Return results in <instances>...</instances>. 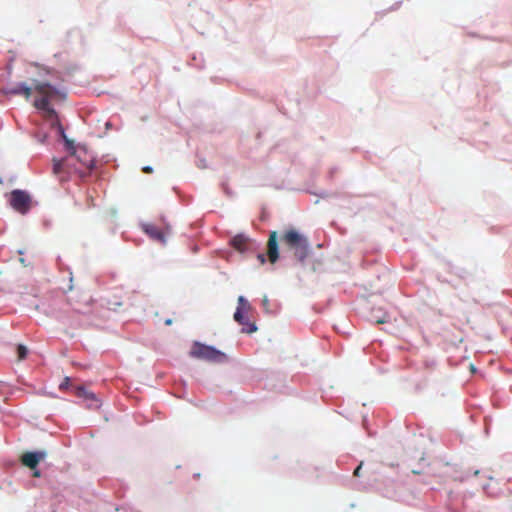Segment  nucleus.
I'll use <instances>...</instances> for the list:
<instances>
[{
    "instance_id": "obj_9",
    "label": "nucleus",
    "mask_w": 512,
    "mask_h": 512,
    "mask_svg": "<svg viewBox=\"0 0 512 512\" xmlns=\"http://www.w3.org/2000/svg\"><path fill=\"white\" fill-rule=\"evenodd\" d=\"M143 231L153 240L165 244L167 231H163L154 224H143Z\"/></svg>"
},
{
    "instance_id": "obj_19",
    "label": "nucleus",
    "mask_w": 512,
    "mask_h": 512,
    "mask_svg": "<svg viewBox=\"0 0 512 512\" xmlns=\"http://www.w3.org/2000/svg\"><path fill=\"white\" fill-rule=\"evenodd\" d=\"M257 258H258V260L260 261L261 264H264L265 261H266L265 256L262 253L258 254Z\"/></svg>"
},
{
    "instance_id": "obj_12",
    "label": "nucleus",
    "mask_w": 512,
    "mask_h": 512,
    "mask_svg": "<svg viewBox=\"0 0 512 512\" xmlns=\"http://www.w3.org/2000/svg\"><path fill=\"white\" fill-rule=\"evenodd\" d=\"M251 305L250 303L247 301V299L244 297V296H239L238 297V307L237 309H241L245 312H249L251 310Z\"/></svg>"
},
{
    "instance_id": "obj_3",
    "label": "nucleus",
    "mask_w": 512,
    "mask_h": 512,
    "mask_svg": "<svg viewBox=\"0 0 512 512\" xmlns=\"http://www.w3.org/2000/svg\"><path fill=\"white\" fill-rule=\"evenodd\" d=\"M66 149L76 158L79 168H75L81 179L88 177L94 168V157L85 147H75L73 142L65 138Z\"/></svg>"
},
{
    "instance_id": "obj_17",
    "label": "nucleus",
    "mask_w": 512,
    "mask_h": 512,
    "mask_svg": "<svg viewBox=\"0 0 512 512\" xmlns=\"http://www.w3.org/2000/svg\"><path fill=\"white\" fill-rule=\"evenodd\" d=\"M262 306L264 307L265 311H269V299L267 298V296L263 297Z\"/></svg>"
},
{
    "instance_id": "obj_1",
    "label": "nucleus",
    "mask_w": 512,
    "mask_h": 512,
    "mask_svg": "<svg viewBox=\"0 0 512 512\" xmlns=\"http://www.w3.org/2000/svg\"><path fill=\"white\" fill-rule=\"evenodd\" d=\"M32 91L36 93L33 102L34 107L42 112L43 117L51 123V126L59 125L58 115L50 105L51 100L58 95V91L51 84L37 82L32 89L26 83H18L10 88L8 92L13 95H23L26 100H29Z\"/></svg>"
},
{
    "instance_id": "obj_6",
    "label": "nucleus",
    "mask_w": 512,
    "mask_h": 512,
    "mask_svg": "<svg viewBox=\"0 0 512 512\" xmlns=\"http://www.w3.org/2000/svg\"><path fill=\"white\" fill-rule=\"evenodd\" d=\"M9 204L16 212L24 215L32 207V198L27 191L15 189L10 193Z\"/></svg>"
},
{
    "instance_id": "obj_10",
    "label": "nucleus",
    "mask_w": 512,
    "mask_h": 512,
    "mask_svg": "<svg viewBox=\"0 0 512 512\" xmlns=\"http://www.w3.org/2000/svg\"><path fill=\"white\" fill-rule=\"evenodd\" d=\"M44 457V452H26L21 456V462L24 466L35 469Z\"/></svg>"
},
{
    "instance_id": "obj_18",
    "label": "nucleus",
    "mask_w": 512,
    "mask_h": 512,
    "mask_svg": "<svg viewBox=\"0 0 512 512\" xmlns=\"http://www.w3.org/2000/svg\"><path fill=\"white\" fill-rule=\"evenodd\" d=\"M362 465H363V463L361 462V463L356 467V469L354 470L353 475H354L355 477H359V476H360V471H361V469H362Z\"/></svg>"
},
{
    "instance_id": "obj_20",
    "label": "nucleus",
    "mask_w": 512,
    "mask_h": 512,
    "mask_svg": "<svg viewBox=\"0 0 512 512\" xmlns=\"http://www.w3.org/2000/svg\"><path fill=\"white\" fill-rule=\"evenodd\" d=\"M142 171H143L144 173H151V172H152V168H151L150 166H145V167L142 169Z\"/></svg>"
},
{
    "instance_id": "obj_5",
    "label": "nucleus",
    "mask_w": 512,
    "mask_h": 512,
    "mask_svg": "<svg viewBox=\"0 0 512 512\" xmlns=\"http://www.w3.org/2000/svg\"><path fill=\"white\" fill-rule=\"evenodd\" d=\"M75 168H79V166L76 163V158L70 152L65 158L53 159L52 172L61 182L68 181L72 176H77Z\"/></svg>"
},
{
    "instance_id": "obj_11",
    "label": "nucleus",
    "mask_w": 512,
    "mask_h": 512,
    "mask_svg": "<svg viewBox=\"0 0 512 512\" xmlns=\"http://www.w3.org/2000/svg\"><path fill=\"white\" fill-rule=\"evenodd\" d=\"M244 313H246L245 311L241 310V309H236L235 313H234V320L239 323L240 325L242 326H247L248 328H243V332L245 333H253L257 330V327L254 323H250L245 317H244Z\"/></svg>"
},
{
    "instance_id": "obj_22",
    "label": "nucleus",
    "mask_w": 512,
    "mask_h": 512,
    "mask_svg": "<svg viewBox=\"0 0 512 512\" xmlns=\"http://www.w3.org/2000/svg\"><path fill=\"white\" fill-rule=\"evenodd\" d=\"M20 262H21L23 265H26V264H25V259H24V258H20Z\"/></svg>"
},
{
    "instance_id": "obj_4",
    "label": "nucleus",
    "mask_w": 512,
    "mask_h": 512,
    "mask_svg": "<svg viewBox=\"0 0 512 512\" xmlns=\"http://www.w3.org/2000/svg\"><path fill=\"white\" fill-rule=\"evenodd\" d=\"M190 356L196 359L205 360L212 363H224L227 361V355L214 348L199 342H195L190 350Z\"/></svg>"
},
{
    "instance_id": "obj_13",
    "label": "nucleus",
    "mask_w": 512,
    "mask_h": 512,
    "mask_svg": "<svg viewBox=\"0 0 512 512\" xmlns=\"http://www.w3.org/2000/svg\"><path fill=\"white\" fill-rule=\"evenodd\" d=\"M76 395L78 397H84V398H87V399H92V400H95L96 401V398H95V395L91 392H88L85 388L83 387H78L77 390H76Z\"/></svg>"
},
{
    "instance_id": "obj_15",
    "label": "nucleus",
    "mask_w": 512,
    "mask_h": 512,
    "mask_svg": "<svg viewBox=\"0 0 512 512\" xmlns=\"http://www.w3.org/2000/svg\"><path fill=\"white\" fill-rule=\"evenodd\" d=\"M388 318L389 316L386 313H384L381 317L372 316V321H374L377 324H383L388 322Z\"/></svg>"
},
{
    "instance_id": "obj_8",
    "label": "nucleus",
    "mask_w": 512,
    "mask_h": 512,
    "mask_svg": "<svg viewBox=\"0 0 512 512\" xmlns=\"http://www.w3.org/2000/svg\"><path fill=\"white\" fill-rule=\"evenodd\" d=\"M255 242L244 234H238L231 240L233 248L241 253L249 251Z\"/></svg>"
},
{
    "instance_id": "obj_2",
    "label": "nucleus",
    "mask_w": 512,
    "mask_h": 512,
    "mask_svg": "<svg viewBox=\"0 0 512 512\" xmlns=\"http://www.w3.org/2000/svg\"><path fill=\"white\" fill-rule=\"evenodd\" d=\"M285 249L292 251L294 257L303 262L309 254V240L306 236L294 229L286 230L280 237Z\"/></svg>"
},
{
    "instance_id": "obj_7",
    "label": "nucleus",
    "mask_w": 512,
    "mask_h": 512,
    "mask_svg": "<svg viewBox=\"0 0 512 512\" xmlns=\"http://www.w3.org/2000/svg\"><path fill=\"white\" fill-rule=\"evenodd\" d=\"M267 256L270 263L274 264L279 259V246L278 234L276 231H271L267 241Z\"/></svg>"
},
{
    "instance_id": "obj_23",
    "label": "nucleus",
    "mask_w": 512,
    "mask_h": 512,
    "mask_svg": "<svg viewBox=\"0 0 512 512\" xmlns=\"http://www.w3.org/2000/svg\"><path fill=\"white\" fill-rule=\"evenodd\" d=\"M34 476L35 477H39L40 476V473L38 471L34 472Z\"/></svg>"
},
{
    "instance_id": "obj_21",
    "label": "nucleus",
    "mask_w": 512,
    "mask_h": 512,
    "mask_svg": "<svg viewBox=\"0 0 512 512\" xmlns=\"http://www.w3.org/2000/svg\"><path fill=\"white\" fill-rule=\"evenodd\" d=\"M171 323H172V320H171V319H167V320L165 321V324H166V325H171Z\"/></svg>"
},
{
    "instance_id": "obj_14",
    "label": "nucleus",
    "mask_w": 512,
    "mask_h": 512,
    "mask_svg": "<svg viewBox=\"0 0 512 512\" xmlns=\"http://www.w3.org/2000/svg\"><path fill=\"white\" fill-rule=\"evenodd\" d=\"M27 353H28V350L24 345H18L17 354H18L19 360L25 359L27 356Z\"/></svg>"
},
{
    "instance_id": "obj_16",
    "label": "nucleus",
    "mask_w": 512,
    "mask_h": 512,
    "mask_svg": "<svg viewBox=\"0 0 512 512\" xmlns=\"http://www.w3.org/2000/svg\"><path fill=\"white\" fill-rule=\"evenodd\" d=\"M69 385H70V378L69 377H65L63 379V381L60 383L59 389L60 390H65V389L68 388Z\"/></svg>"
}]
</instances>
